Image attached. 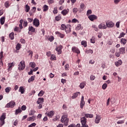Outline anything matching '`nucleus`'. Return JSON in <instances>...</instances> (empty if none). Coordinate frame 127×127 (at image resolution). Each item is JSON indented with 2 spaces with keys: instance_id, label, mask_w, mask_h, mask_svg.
Returning <instances> with one entry per match:
<instances>
[{
  "instance_id": "obj_21",
  "label": "nucleus",
  "mask_w": 127,
  "mask_h": 127,
  "mask_svg": "<svg viewBox=\"0 0 127 127\" xmlns=\"http://www.w3.org/2000/svg\"><path fill=\"white\" fill-rule=\"evenodd\" d=\"M115 64L117 67H119V66H121V65L123 64V61L121 60H119L117 62H115Z\"/></svg>"
},
{
  "instance_id": "obj_10",
  "label": "nucleus",
  "mask_w": 127,
  "mask_h": 127,
  "mask_svg": "<svg viewBox=\"0 0 127 127\" xmlns=\"http://www.w3.org/2000/svg\"><path fill=\"white\" fill-rule=\"evenodd\" d=\"M101 119H102V117H101V116L96 115V116L95 119V124H99L101 121Z\"/></svg>"
},
{
  "instance_id": "obj_60",
  "label": "nucleus",
  "mask_w": 127,
  "mask_h": 127,
  "mask_svg": "<svg viewBox=\"0 0 127 127\" xmlns=\"http://www.w3.org/2000/svg\"><path fill=\"white\" fill-rule=\"evenodd\" d=\"M36 126V124L35 123H34L29 125L28 127H35Z\"/></svg>"
},
{
  "instance_id": "obj_41",
  "label": "nucleus",
  "mask_w": 127,
  "mask_h": 127,
  "mask_svg": "<svg viewBox=\"0 0 127 127\" xmlns=\"http://www.w3.org/2000/svg\"><path fill=\"white\" fill-rule=\"evenodd\" d=\"M66 33H70L71 32V28H66L65 29Z\"/></svg>"
},
{
  "instance_id": "obj_51",
  "label": "nucleus",
  "mask_w": 127,
  "mask_h": 127,
  "mask_svg": "<svg viewBox=\"0 0 127 127\" xmlns=\"http://www.w3.org/2000/svg\"><path fill=\"white\" fill-rule=\"evenodd\" d=\"M35 113V111H34V110H31L29 113V116H33V115H34Z\"/></svg>"
},
{
  "instance_id": "obj_33",
  "label": "nucleus",
  "mask_w": 127,
  "mask_h": 127,
  "mask_svg": "<svg viewBox=\"0 0 127 127\" xmlns=\"http://www.w3.org/2000/svg\"><path fill=\"white\" fill-rule=\"evenodd\" d=\"M79 94H80V92H77L74 93L73 96L71 97L72 99H75V98H77Z\"/></svg>"
},
{
  "instance_id": "obj_36",
  "label": "nucleus",
  "mask_w": 127,
  "mask_h": 127,
  "mask_svg": "<svg viewBox=\"0 0 127 127\" xmlns=\"http://www.w3.org/2000/svg\"><path fill=\"white\" fill-rule=\"evenodd\" d=\"M81 45L84 46V47H87V41H81Z\"/></svg>"
},
{
  "instance_id": "obj_2",
  "label": "nucleus",
  "mask_w": 127,
  "mask_h": 127,
  "mask_svg": "<svg viewBox=\"0 0 127 127\" xmlns=\"http://www.w3.org/2000/svg\"><path fill=\"white\" fill-rule=\"evenodd\" d=\"M25 68V62L24 61H22L20 64L18 65V70H24Z\"/></svg>"
},
{
  "instance_id": "obj_64",
  "label": "nucleus",
  "mask_w": 127,
  "mask_h": 127,
  "mask_svg": "<svg viewBox=\"0 0 127 127\" xmlns=\"http://www.w3.org/2000/svg\"><path fill=\"white\" fill-rule=\"evenodd\" d=\"M21 110L22 111H25V110H26V106H25V105L22 106Z\"/></svg>"
},
{
  "instance_id": "obj_32",
  "label": "nucleus",
  "mask_w": 127,
  "mask_h": 127,
  "mask_svg": "<svg viewBox=\"0 0 127 127\" xmlns=\"http://www.w3.org/2000/svg\"><path fill=\"white\" fill-rule=\"evenodd\" d=\"M121 43L124 44V45H126V44H127V40L126 39L122 38L121 40Z\"/></svg>"
},
{
  "instance_id": "obj_4",
  "label": "nucleus",
  "mask_w": 127,
  "mask_h": 127,
  "mask_svg": "<svg viewBox=\"0 0 127 127\" xmlns=\"http://www.w3.org/2000/svg\"><path fill=\"white\" fill-rule=\"evenodd\" d=\"M15 106V102L13 101H11L9 102V103H7L6 106H5V108H13Z\"/></svg>"
},
{
  "instance_id": "obj_29",
  "label": "nucleus",
  "mask_w": 127,
  "mask_h": 127,
  "mask_svg": "<svg viewBox=\"0 0 127 127\" xmlns=\"http://www.w3.org/2000/svg\"><path fill=\"white\" fill-rule=\"evenodd\" d=\"M4 21H5V17H2L0 19V24L1 25L4 24Z\"/></svg>"
},
{
  "instance_id": "obj_62",
  "label": "nucleus",
  "mask_w": 127,
  "mask_h": 127,
  "mask_svg": "<svg viewBox=\"0 0 127 127\" xmlns=\"http://www.w3.org/2000/svg\"><path fill=\"white\" fill-rule=\"evenodd\" d=\"M115 56L117 57H120V56H121V53L120 52H116L115 53Z\"/></svg>"
},
{
  "instance_id": "obj_28",
  "label": "nucleus",
  "mask_w": 127,
  "mask_h": 127,
  "mask_svg": "<svg viewBox=\"0 0 127 127\" xmlns=\"http://www.w3.org/2000/svg\"><path fill=\"white\" fill-rule=\"evenodd\" d=\"M21 109H20V107H18V109L16 110L15 115H17L18 114H21Z\"/></svg>"
},
{
  "instance_id": "obj_40",
  "label": "nucleus",
  "mask_w": 127,
  "mask_h": 127,
  "mask_svg": "<svg viewBox=\"0 0 127 127\" xmlns=\"http://www.w3.org/2000/svg\"><path fill=\"white\" fill-rule=\"evenodd\" d=\"M67 27H66V25L64 24H63L61 25V30H65Z\"/></svg>"
},
{
  "instance_id": "obj_46",
  "label": "nucleus",
  "mask_w": 127,
  "mask_h": 127,
  "mask_svg": "<svg viewBox=\"0 0 127 127\" xmlns=\"http://www.w3.org/2000/svg\"><path fill=\"white\" fill-rule=\"evenodd\" d=\"M107 87H108V84H107V83L103 84L102 85L103 90H106V89H107Z\"/></svg>"
},
{
  "instance_id": "obj_55",
  "label": "nucleus",
  "mask_w": 127,
  "mask_h": 127,
  "mask_svg": "<svg viewBox=\"0 0 127 127\" xmlns=\"http://www.w3.org/2000/svg\"><path fill=\"white\" fill-rule=\"evenodd\" d=\"M16 50H19L20 49V44L18 43L16 46Z\"/></svg>"
},
{
  "instance_id": "obj_23",
  "label": "nucleus",
  "mask_w": 127,
  "mask_h": 127,
  "mask_svg": "<svg viewBox=\"0 0 127 127\" xmlns=\"http://www.w3.org/2000/svg\"><path fill=\"white\" fill-rule=\"evenodd\" d=\"M28 30L31 32H33V33L35 32V28H34V27H33L32 26H29Z\"/></svg>"
},
{
  "instance_id": "obj_5",
  "label": "nucleus",
  "mask_w": 127,
  "mask_h": 127,
  "mask_svg": "<svg viewBox=\"0 0 127 127\" xmlns=\"http://www.w3.org/2000/svg\"><path fill=\"white\" fill-rule=\"evenodd\" d=\"M5 113H3L2 115L0 117V126H3L4 124V120L6 118Z\"/></svg>"
},
{
  "instance_id": "obj_42",
  "label": "nucleus",
  "mask_w": 127,
  "mask_h": 127,
  "mask_svg": "<svg viewBox=\"0 0 127 127\" xmlns=\"http://www.w3.org/2000/svg\"><path fill=\"white\" fill-rule=\"evenodd\" d=\"M30 66H31V67L32 68H35V66H36V64H35V63H30V64H29Z\"/></svg>"
},
{
  "instance_id": "obj_43",
  "label": "nucleus",
  "mask_w": 127,
  "mask_h": 127,
  "mask_svg": "<svg viewBox=\"0 0 127 127\" xmlns=\"http://www.w3.org/2000/svg\"><path fill=\"white\" fill-rule=\"evenodd\" d=\"M82 28V25L79 24L77 25V26L76 27V30H80Z\"/></svg>"
},
{
  "instance_id": "obj_50",
  "label": "nucleus",
  "mask_w": 127,
  "mask_h": 127,
  "mask_svg": "<svg viewBox=\"0 0 127 127\" xmlns=\"http://www.w3.org/2000/svg\"><path fill=\"white\" fill-rule=\"evenodd\" d=\"M126 35V33L122 32L120 34V36H119L118 38H122V37H124Z\"/></svg>"
},
{
  "instance_id": "obj_26",
  "label": "nucleus",
  "mask_w": 127,
  "mask_h": 127,
  "mask_svg": "<svg viewBox=\"0 0 127 127\" xmlns=\"http://www.w3.org/2000/svg\"><path fill=\"white\" fill-rule=\"evenodd\" d=\"M30 10V6L28 4H26L25 6V12H29Z\"/></svg>"
},
{
  "instance_id": "obj_6",
  "label": "nucleus",
  "mask_w": 127,
  "mask_h": 127,
  "mask_svg": "<svg viewBox=\"0 0 127 127\" xmlns=\"http://www.w3.org/2000/svg\"><path fill=\"white\" fill-rule=\"evenodd\" d=\"M98 28L99 29H107V24L105 22H102L98 25Z\"/></svg>"
},
{
  "instance_id": "obj_56",
  "label": "nucleus",
  "mask_w": 127,
  "mask_h": 127,
  "mask_svg": "<svg viewBox=\"0 0 127 127\" xmlns=\"http://www.w3.org/2000/svg\"><path fill=\"white\" fill-rule=\"evenodd\" d=\"M90 42L91 43H95V37H93L92 38L90 39Z\"/></svg>"
},
{
  "instance_id": "obj_7",
  "label": "nucleus",
  "mask_w": 127,
  "mask_h": 127,
  "mask_svg": "<svg viewBox=\"0 0 127 127\" xmlns=\"http://www.w3.org/2000/svg\"><path fill=\"white\" fill-rule=\"evenodd\" d=\"M33 24L36 27H38V26L40 25V22H39V20L37 18H35L33 20Z\"/></svg>"
},
{
  "instance_id": "obj_63",
  "label": "nucleus",
  "mask_w": 127,
  "mask_h": 127,
  "mask_svg": "<svg viewBox=\"0 0 127 127\" xmlns=\"http://www.w3.org/2000/svg\"><path fill=\"white\" fill-rule=\"evenodd\" d=\"M90 80H91V81H93V80H95V78L96 77H95L94 75H92L90 76Z\"/></svg>"
},
{
  "instance_id": "obj_39",
  "label": "nucleus",
  "mask_w": 127,
  "mask_h": 127,
  "mask_svg": "<svg viewBox=\"0 0 127 127\" xmlns=\"http://www.w3.org/2000/svg\"><path fill=\"white\" fill-rule=\"evenodd\" d=\"M53 12L54 14H57V13H58V9L57 7H55L54 8V9Z\"/></svg>"
},
{
  "instance_id": "obj_24",
  "label": "nucleus",
  "mask_w": 127,
  "mask_h": 127,
  "mask_svg": "<svg viewBox=\"0 0 127 127\" xmlns=\"http://www.w3.org/2000/svg\"><path fill=\"white\" fill-rule=\"evenodd\" d=\"M35 79V75L31 76V77L29 78L28 80V83H31V82H33Z\"/></svg>"
},
{
  "instance_id": "obj_61",
  "label": "nucleus",
  "mask_w": 127,
  "mask_h": 127,
  "mask_svg": "<svg viewBox=\"0 0 127 127\" xmlns=\"http://www.w3.org/2000/svg\"><path fill=\"white\" fill-rule=\"evenodd\" d=\"M72 23H76V22H79V21L77 20L76 18H74L72 20Z\"/></svg>"
},
{
  "instance_id": "obj_48",
  "label": "nucleus",
  "mask_w": 127,
  "mask_h": 127,
  "mask_svg": "<svg viewBox=\"0 0 127 127\" xmlns=\"http://www.w3.org/2000/svg\"><path fill=\"white\" fill-rule=\"evenodd\" d=\"M51 60H52V61L56 60V56H55V55H51Z\"/></svg>"
},
{
  "instance_id": "obj_45",
  "label": "nucleus",
  "mask_w": 127,
  "mask_h": 127,
  "mask_svg": "<svg viewBox=\"0 0 127 127\" xmlns=\"http://www.w3.org/2000/svg\"><path fill=\"white\" fill-rule=\"evenodd\" d=\"M90 14H92V10L91 9L88 10L86 13L87 16H89Z\"/></svg>"
},
{
  "instance_id": "obj_34",
  "label": "nucleus",
  "mask_w": 127,
  "mask_h": 127,
  "mask_svg": "<svg viewBox=\"0 0 127 127\" xmlns=\"http://www.w3.org/2000/svg\"><path fill=\"white\" fill-rule=\"evenodd\" d=\"M43 11H47L48 9H49V6H48L47 5H44L43 7Z\"/></svg>"
},
{
  "instance_id": "obj_13",
  "label": "nucleus",
  "mask_w": 127,
  "mask_h": 127,
  "mask_svg": "<svg viewBox=\"0 0 127 127\" xmlns=\"http://www.w3.org/2000/svg\"><path fill=\"white\" fill-rule=\"evenodd\" d=\"M14 66V65H13V63H8V72H9V71H11V70H12V67H13Z\"/></svg>"
},
{
  "instance_id": "obj_12",
  "label": "nucleus",
  "mask_w": 127,
  "mask_h": 127,
  "mask_svg": "<svg viewBox=\"0 0 127 127\" xmlns=\"http://www.w3.org/2000/svg\"><path fill=\"white\" fill-rule=\"evenodd\" d=\"M84 106H85V101H84V96H82L80 101V108L83 109V108H84Z\"/></svg>"
},
{
  "instance_id": "obj_38",
  "label": "nucleus",
  "mask_w": 127,
  "mask_h": 127,
  "mask_svg": "<svg viewBox=\"0 0 127 127\" xmlns=\"http://www.w3.org/2000/svg\"><path fill=\"white\" fill-rule=\"evenodd\" d=\"M44 91L43 90H41L38 94L39 97H42L44 95Z\"/></svg>"
},
{
  "instance_id": "obj_14",
  "label": "nucleus",
  "mask_w": 127,
  "mask_h": 127,
  "mask_svg": "<svg viewBox=\"0 0 127 127\" xmlns=\"http://www.w3.org/2000/svg\"><path fill=\"white\" fill-rule=\"evenodd\" d=\"M36 103L37 104H38V105H40V104H43V103H44V98L41 97L39 98Z\"/></svg>"
},
{
  "instance_id": "obj_44",
  "label": "nucleus",
  "mask_w": 127,
  "mask_h": 127,
  "mask_svg": "<svg viewBox=\"0 0 127 127\" xmlns=\"http://www.w3.org/2000/svg\"><path fill=\"white\" fill-rule=\"evenodd\" d=\"M92 28H94V30L95 31H98L99 30V29L98 28V27H97V26H96V25H92Z\"/></svg>"
},
{
  "instance_id": "obj_9",
  "label": "nucleus",
  "mask_w": 127,
  "mask_h": 127,
  "mask_svg": "<svg viewBox=\"0 0 127 127\" xmlns=\"http://www.w3.org/2000/svg\"><path fill=\"white\" fill-rule=\"evenodd\" d=\"M62 45L59 46L57 48H56V51H57L58 54L60 55L62 53Z\"/></svg>"
},
{
  "instance_id": "obj_37",
  "label": "nucleus",
  "mask_w": 127,
  "mask_h": 127,
  "mask_svg": "<svg viewBox=\"0 0 127 127\" xmlns=\"http://www.w3.org/2000/svg\"><path fill=\"white\" fill-rule=\"evenodd\" d=\"M85 53H86V54H93V50H91V49H89V50H87L85 52Z\"/></svg>"
},
{
  "instance_id": "obj_54",
  "label": "nucleus",
  "mask_w": 127,
  "mask_h": 127,
  "mask_svg": "<svg viewBox=\"0 0 127 127\" xmlns=\"http://www.w3.org/2000/svg\"><path fill=\"white\" fill-rule=\"evenodd\" d=\"M28 53H29V56H31V58H32V55H33V52L30 50L28 52Z\"/></svg>"
},
{
  "instance_id": "obj_47",
  "label": "nucleus",
  "mask_w": 127,
  "mask_h": 127,
  "mask_svg": "<svg viewBox=\"0 0 127 127\" xmlns=\"http://www.w3.org/2000/svg\"><path fill=\"white\" fill-rule=\"evenodd\" d=\"M80 7L81 10H84V9H85V4H84V3H81L80 5Z\"/></svg>"
},
{
  "instance_id": "obj_18",
  "label": "nucleus",
  "mask_w": 127,
  "mask_h": 127,
  "mask_svg": "<svg viewBox=\"0 0 127 127\" xmlns=\"http://www.w3.org/2000/svg\"><path fill=\"white\" fill-rule=\"evenodd\" d=\"M56 34L57 35H58V36H59V37H60V38H63L64 37H65V35L63 34L62 33H61L59 31H56L55 32Z\"/></svg>"
},
{
  "instance_id": "obj_53",
  "label": "nucleus",
  "mask_w": 127,
  "mask_h": 127,
  "mask_svg": "<svg viewBox=\"0 0 127 127\" xmlns=\"http://www.w3.org/2000/svg\"><path fill=\"white\" fill-rule=\"evenodd\" d=\"M122 124H125V120H121L117 122L118 125H122Z\"/></svg>"
},
{
  "instance_id": "obj_59",
  "label": "nucleus",
  "mask_w": 127,
  "mask_h": 127,
  "mask_svg": "<svg viewBox=\"0 0 127 127\" xmlns=\"http://www.w3.org/2000/svg\"><path fill=\"white\" fill-rule=\"evenodd\" d=\"M49 41H50L51 42H52V41H53V40H54V37H53V36H51V37L49 38Z\"/></svg>"
},
{
  "instance_id": "obj_31",
  "label": "nucleus",
  "mask_w": 127,
  "mask_h": 127,
  "mask_svg": "<svg viewBox=\"0 0 127 127\" xmlns=\"http://www.w3.org/2000/svg\"><path fill=\"white\" fill-rule=\"evenodd\" d=\"M125 51H126V48H121L120 49V52L121 54H125V53H126Z\"/></svg>"
},
{
  "instance_id": "obj_1",
  "label": "nucleus",
  "mask_w": 127,
  "mask_h": 127,
  "mask_svg": "<svg viewBox=\"0 0 127 127\" xmlns=\"http://www.w3.org/2000/svg\"><path fill=\"white\" fill-rule=\"evenodd\" d=\"M61 121L62 123H64V126L67 127L68 126V123H69V119H68V115L64 114L61 118Z\"/></svg>"
},
{
  "instance_id": "obj_15",
  "label": "nucleus",
  "mask_w": 127,
  "mask_h": 127,
  "mask_svg": "<svg viewBox=\"0 0 127 127\" xmlns=\"http://www.w3.org/2000/svg\"><path fill=\"white\" fill-rule=\"evenodd\" d=\"M68 13H69V9L68 8L64 9L61 12L62 14H63V15H64V16H65V15H67V14H68Z\"/></svg>"
},
{
  "instance_id": "obj_49",
  "label": "nucleus",
  "mask_w": 127,
  "mask_h": 127,
  "mask_svg": "<svg viewBox=\"0 0 127 127\" xmlns=\"http://www.w3.org/2000/svg\"><path fill=\"white\" fill-rule=\"evenodd\" d=\"M10 90H11V88L7 87L5 88V91L6 93H9V92H10Z\"/></svg>"
},
{
  "instance_id": "obj_19",
  "label": "nucleus",
  "mask_w": 127,
  "mask_h": 127,
  "mask_svg": "<svg viewBox=\"0 0 127 127\" xmlns=\"http://www.w3.org/2000/svg\"><path fill=\"white\" fill-rule=\"evenodd\" d=\"M82 115H84L85 118H90V119H92L94 117V115L93 114H85V113H82Z\"/></svg>"
},
{
  "instance_id": "obj_25",
  "label": "nucleus",
  "mask_w": 127,
  "mask_h": 127,
  "mask_svg": "<svg viewBox=\"0 0 127 127\" xmlns=\"http://www.w3.org/2000/svg\"><path fill=\"white\" fill-rule=\"evenodd\" d=\"M55 19L56 21H60V20H61V19H62V16H61V14H59L55 17Z\"/></svg>"
},
{
  "instance_id": "obj_17",
  "label": "nucleus",
  "mask_w": 127,
  "mask_h": 127,
  "mask_svg": "<svg viewBox=\"0 0 127 127\" xmlns=\"http://www.w3.org/2000/svg\"><path fill=\"white\" fill-rule=\"evenodd\" d=\"M81 125L87 124V119L85 117H83L80 119Z\"/></svg>"
},
{
  "instance_id": "obj_35",
  "label": "nucleus",
  "mask_w": 127,
  "mask_h": 127,
  "mask_svg": "<svg viewBox=\"0 0 127 127\" xmlns=\"http://www.w3.org/2000/svg\"><path fill=\"white\" fill-rule=\"evenodd\" d=\"M36 119V117L35 116H32L27 119V121H35V119Z\"/></svg>"
},
{
  "instance_id": "obj_22",
  "label": "nucleus",
  "mask_w": 127,
  "mask_h": 127,
  "mask_svg": "<svg viewBox=\"0 0 127 127\" xmlns=\"http://www.w3.org/2000/svg\"><path fill=\"white\" fill-rule=\"evenodd\" d=\"M18 91L21 92V94H24V92H25V88H24L23 86H20Z\"/></svg>"
},
{
  "instance_id": "obj_3",
  "label": "nucleus",
  "mask_w": 127,
  "mask_h": 127,
  "mask_svg": "<svg viewBox=\"0 0 127 127\" xmlns=\"http://www.w3.org/2000/svg\"><path fill=\"white\" fill-rule=\"evenodd\" d=\"M106 28L108 27V28H113L114 26H115V24L112 21H108L106 22Z\"/></svg>"
},
{
  "instance_id": "obj_11",
  "label": "nucleus",
  "mask_w": 127,
  "mask_h": 127,
  "mask_svg": "<svg viewBox=\"0 0 127 127\" xmlns=\"http://www.w3.org/2000/svg\"><path fill=\"white\" fill-rule=\"evenodd\" d=\"M71 51L74 53H77V54H79L80 53V50H79V49L76 47H73L71 48Z\"/></svg>"
},
{
  "instance_id": "obj_27",
  "label": "nucleus",
  "mask_w": 127,
  "mask_h": 127,
  "mask_svg": "<svg viewBox=\"0 0 127 127\" xmlns=\"http://www.w3.org/2000/svg\"><path fill=\"white\" fill-rule=\"evenodd\" d=\"M85 86H86V82L85 81L81 83L79 85L80 89H84V88H85Z\"/></svg>"
},
{
  "instance_id": "obj_16",
  "label": "nucleus",
  "mask_w": 127,
  "mask_h": 127,
  "mask_svg": "<svg viewBox=\"0 0 127 127\" xmlns=\"http://www.w3.org/2000/svg\"><path fill=\"white\" fill-rule=\"evenodd\" d=\"M46 115H47L48 117H49L50 118H52L53 116H54V111H51L48 113H46Z\"/></svg>"
},
{
  "instance_id": "obj_57",
  "label": "nucleus",
  "mask_w": 127,
  "mask_h": 127,
  "mask_svg": "<svg viewBox=\"0 0 127 127\" xmlns=\"http://www.w3.org/2000/svg\"><path fill=\"white\" fill-rule=\"evenodd\" d=\"M5 7L7 8L9 6V2L8 1H6L4 3Z\"/></svg>"
},
{
  "instance_id": "obj_58",
  "label": "nucleus",
  "mask_w": 127,
  "mask_h": 127,
  "mask_svg": "<svg viewBox=\"0 0 127 127\" xmlns=\"http://www.w3.org/2000/svg\"><path fill=\"white\" fill-rule=\"evenodd\" d=\"M27 24H28V23H27V21H24L23 23L24 27H26V26H27Z\"/></svg>"
},
{
  "instance_id": "obj_20",
  "label": "nucleus",
  "mask_w": 127,
  "mask_h": 127,
  "mask_svg": "<svg viewBox=\"0 0 127 127\" xmlns=\"http://www.w3.org/2000/svg\"><path fill=\"white\" fill-rule=\"evenodd\" d=\"M36 10V7H33L32 9H31L30 11L29 12L30 15H32L33 13H35V11Z\"/></svg>"
},
{
  "instance_id": "obj_52",
  "label": "nucleus",
  "mask_w": 127,
  "mask_h": 127,
  "mask_svg": "<svg viewBox=\"0 0 127 127\" xmlns=\"http://www.w3.org/2000/svg\"><path fill=\"white\" fill-rule=\"evenodd\" d=\"M2 58H3V52L1 51L0 52V60H2Z\"/></svg>"
},
{
  "instance_id": "obj_8",
  "label": "nucleus",
  "mask_w": 127,
  "mask_h": 127,
  "mask_svg": "<svg viewBox=\"0 0 127 127\" xmlns=\"http://www.w3.org/2000/svg\"><path fill=\"white\" fill-rule=\"evenodd\" d=\"M88 17L91 21H94L96 20V19H98V16L95 15H90L88 16Z\"/></svg>"
},
{
  "instance_id": "obj_30",
  "label": "nucleus",
  "mask_w": 127,
  "mask_h": 127,
  "mask_svg": "<svg viewBox=\"0 0 127 127\" xmlns=\"http://www.w3.org/2000/svg\"><path fill=\"white\" fill-rule=\"evenodd\" d=\"M9 37L11 40H13L14 39V33L12 32L9 34Z\"/></svg>"
}]
</instances>
